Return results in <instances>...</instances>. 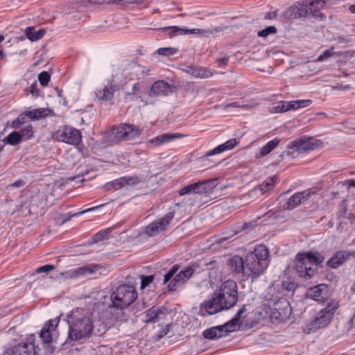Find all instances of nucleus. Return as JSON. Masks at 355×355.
I'll return each mask as SVG.
<instances>
[{
  "instance_id": "1",
  "label": "nucleus",
  "mask_w": 355,
  "mask_h": 355,
  "mask_svg": "<svg viewBox=\"0 0 355 355\" xmlns=\"http://www.w3.org/2000/svg\"><path fill=\"white\" fill-rule=\"evenodd\" d=\"M67 319L70 340L76 341L92 336L95 326L88 312L77 308L67 315Z\"/></svg>"
},
{
  "instance_id": "2",
  "label": "nucleus",
  "mask_w": 355,
  "mask_h": 355,
  "mask_svg": "<svg viewBox=\"0 0 355 355\" xmlns=\"http://www.w3.org/2000/svg\"><path fill=\"white\" fill-rule=\"evenodd\" d=\"M137 298V292L135 288L130 285L122 284L118 286L110 295L112 306L110 309H116L120 312L115 315L116 321L126 320L123 318V310L132 304ZM112 314L114 313L111 311Z\"/></svg>"
},
{
  "instance_id": "3",
  "label": "nucleus",
  "mask_w": 355,
  "mask_h": 355,
  "mask_svg": "<svg viewBox=\"0 0 355 355\" xmlns=\"http://www.w3.org/2000/svg\"><path fill=\"white\" fill-rule=\"evenodd\" d=\"M269 251L263 245L257 246L254 251L248 253L245 258L246 272L258 277L261 275L269 263Z\"/></svg>"
},
{
  "instance_id": "4",
  "label": "nucleus",
  "mask_w": 355,
  "mask_h": 355,
  "mask_svg": "<svg viewBox=\"0 0 355 355\" xmlns=\"http://www.w3.org/2000/svg\"><path fill=\"white\" fill-rule=\"evenodd\" d=\"M324 260V257L319 253L298 254L296 257L295 268L300 277L309 279L313 277L318 266Z\"/></svg>"
},
{
  "instance_id": "5",
  "label": "nucleus",
  "mask_w": 355,
  "mask_h": 355,
  "mask_svg": "<svg viewBox=\"0 0 355 355\" xmlns=\"http://www.w3.org/2000/svg\"><path fill=\"white\" fill-rule=\"evenodd\" d=\"M338 308V303L334 302H329L326 307L318 312L314 318L308 323L309 333L311 331L315 332L318 329L327 326Z\"/></svg>"
},
{
  "instance_id": "6",
  "label": "nucleus",
  "mask_w": 355,
  "mask_h": 355,
  "mask_svg": "<svg viewBox=\"0 0 355 355\" xmlns=\"http://www.w3.org/2000/svg\"><path fill=\"white\" fill-rule=\"evenodd\" d=\"M141 129L132 124L123 123L114 125L108 133L107 139L112 143H118L121 140L128 141L139 137Z\"/></svg>"
},
{
  "instance_id": "7",
  "label": "nucleus",
  "mask_w": 355,
  "mask_h": 355,
  "mask_svg": "<svg viewBox=\"0 0 355 355\" xmlns=\"http://www.w3.org/2000/svg\"><path fill=\"white\" fill-rule=\"evenodd\" d=\"M321 145L322 142L320 140L313 137L300 138L292 141L287 147V151L282 153L280 157H283L286 154L288 156L295 157L296 153L300 154L308 150H313L321 146Z\"/></svg>"
},
{
  "instance_id": "8",
  "label": "nucleus",
  "mask_w": 355,
  "mask_h": 355,
  "mask_svg": "<svg viewBox=\"0 0 355 355\" xmlns=\"http://www.w3.org/2000/svg\"><path fill=\"white\" fill-rule=\"evenodd\" d=\"M140 65L134 61L124 60L114 69L113 78H119L118 83L123 84V79L133 80L139 78Z\"/></svg>"
},
{
  "instance_id": "9",
  "label": "nucleus",
  "mask_w": 355,
  "mask_h": 355,
  "mask_svg": "<svg viewBox=\"0 0 355 355\" xmlns=\"http://www.w3.org/2000/svg\"><path fill=\"white\" fill-rule=\"evenodd\" d=\"M225 304L226 309L234 306L238 301V291L236 283L234 280L228 279L223 282L217 293Z\"/></svg>"
},
{
  "instance_id": "10",
  "label": "nucleus",
  "mask_w": 355,
  "mask_h": 355,
  "mask_svg": "<svg viewBox=\"0 0 355 355\" xmlns=\"http://www.w3.org/2000/svg\"><path fill=\"white\" fill-rule=\"evenodd\" d=\"M216 187L215 180H207L189 184L180 190V196L209 193Z\"/></svg>"
},
{
  "instance_id": "11",
  "label": "nucleus",
  "mask_w": 355,
  "mask_h": 355,
  "mask_svg": "<svg viewBox=\"0 0 355 355\" xmlns=\"http://www.w3.org/2000/svg\"><path fill=\"white\" fill-rule=\"evenodd\" d=\"M3 355H42L38 346L35 344V336L31 335L26 342L21 343L15 346L11 353H5Z\"/></svg>"
},
{
  "instance_id": "12",
  "label": "nucleus",
  "mask_w": 355,
  "mask_h": 355,
  "mask_svg": "<svg viewBox=\"0 0 355 355\" xmlns=\"http://www.w3.org/2000/svg\"><path fill=\"white\" fill-rule=\"evenodd\" d=\"M58 141L74 146L78 145L82 141V135L80 130L71 128L64 127L55 133Z\"/></svg>"
},
{
  "instance_id": "13",
  "label": "nucleus",
  "mask_w": 355,
  "mask_h": 355,
  "mask_svg": "<svg viewBox=\"0 0 355 355\" xmlns=\"http://www.w3.org/2000/svg\"><path fill=\"white\" fill-rule=\"evenodd\" d=\"M317 191V189L313 187L293 194L284 205V209H293L300 204L308 200L313 195L315 194Z\"/></svg>"
},
{
  "instance_id": "14",
  "label": "nucleus",
  "mask_w": 355,
  "mask_h": 355,
  "mask_svg": "<svg viewBox=\"0 0 355 355\" xmlns=\"http://www.w3.org/2000/svg\"><path fill=\"white\" fill-rule=\"evenodd\" d=\"M142 181V179L138 176H124L107 182L103 186V189L107 191L112 189L117 190L127 185L133 186L137 184Z\"/></svg>"
},
{
  "instance_id": "15",
  "label": "nucleus",
  "mask_w": 355,
  "mask_h": 355,
  "mask_svg": "<svg viewBox=\"0 0 355 355\" xmlns=\"http://www.w3.org/2000/svg\"><path fill=\"white\" fill-rule=\"evenodd\" d=\"M119 78H113L112 77L109 83L101 89H98L96 96L100 101H110L114 97V93L116 91L119 84Z\"/></svg>"
},
{
  "instance_id": "16",
  "label": "nucleus",
  "mask_w": 355,
  "mask_h": 355,
  "mask_svg": "<svg viewBox=\"0 0 355 355\" xmlns=\"http://www.w3.org/2000/svg\"><path fill=\"white\" fill-rule=\"evenodd\" d=\"M203 308L209 315H213L222 310L226 309L223 301L216 293H214L211 299L205 302V303L201 305V310Z\"/></svg>"
},
{
  "instance_id": "17",
  "label": "nucleus",
  "mask_w": 355,
  "mask_h": 355,
  "mask_svg": "<svg viewBox=\"0 0 355 355\" xmlns=\"http://www.w3.org/2000/svg\"><path fill=\"white\" fill-rule=\"evenodd\" d=\"M173 216L174 214L173 212H168L163 218L151 223L146 228V234L152 236L155 235L159 230H165Z\"/></svg>"
},
{
  "instance_id": "18",
  "label": "nucleus",
  "mask_w": 355,
  "mask_h": 355,
  "mask_svg": "<svg viewBox=\"0 0 355 355\" xmlns=\"http://www.w3.org/2000/svg\"><path fill=\"white\" fill-rule=\"evenodd\" d=\"M232 331V328H230L227 323L223 325H219L205 329L202 336L208 340H215L227 335L229 332Z\"/></svg>"
},
{
  "instance_id": "19",
  "label": "nucleus",
  "mask_w": 355,
  "mask_h": 355,
  "mask_svg": "<svg viewBox=\"0 0 355 355\" xmlns=\"http://www.w3.org/2000/svg\"><path fill=\"white\" fill-rule=\"evenodd\" d=\"M194 268L189 266L178 273L172 281L168 284V288L169 291H175L178 285L185 283L193 274Z\"/></svg>"
},
{
  "instance_id": "20",
  "label": "nucleus",
  "mask_w": 355,
  "mask_h": 355,
  "mask_svg": "<svg viewBox=\"0 0 355 355\" xmlns=\"http://www.w3.org/2000/svg\"><path fill=\"white\" fill-rule=\"evenodd\" d=\"M173 86L164 80H157L152 85L149 96H167L173 92Z\"/></svg>"
},
{
  "instance_id": "21",
  "label": "nucleus",
  "mask_w": 355,
  "mask_h": 355,
  "mask_svg": "<svg viewBox=\"0 0 355 355\" xmlns=\"http://www.w3.org/2000/svg\"><path fill=\"white\" fill-rule=\"evenodd\" d=\"M168 314L167 309L165 306L152 307L145 312L146 323L157 322L163 320Z\"/></svg>"
},
{
  "instance_id": "22",
  "label": "nucleus",
  "mask_w": 355,
  "mask_h": 355,
  "mask_svg": "<svg viewBox=\"0 0 355 355\" xmlns=\"http://www.w3.org/2000/svg\"><path fill=\"white\" fill-rule=\"evenodd\" d=\"M354 255V252H351L347 250H340L327 261V265L331 268H337L339 266L345 263L350 257Z\"/></svg>"
},
{
  "instance_id": "23",
  "label": "nucleus",
  "mask_w": 355,
  "mask_h": 355,
  "mask_svg": "<svg viewBox=\"0 0 355 355\" xmlns=\"http://www.w3.org/2000/svg\"><path fill=\"white\" fill-rule=\"evenodd\" d=\"M324 1L315 0L309 4L302 3L304 17H318L320 15V9L324 6Z\"/></svg>"
},
{
  "instance_id": "24",
  "label": "nucleus",
  "mask_w": 355,
  "mask_h": 355,
  "mask_svg": "<svg viewBox=\"0 0 355 355\" xmlns=\"http://www.w3.org/2000/svg\"><path fill=\"white\" fill-rule=\"evenodd\" d=\"M239 143V140L237 139H231L225 142L224 144H222L217 147L214 148V149L209 150L207 152L205 155H203L201 159L202 160H205L206 158H207L209 156H212L216 154H220L223 153L226 150H230L233 149L236 146H237Z\"/></svg>"
},
{
  "instance_id": "25",
  "label": "nucleus",
  "mask_w": 355,
  "mask_h": 355,
  "mask_svg": "<svg viewBox=\"0 0 355 355\" xmlns=\"http://www.w3.org/2000/svg\"><path fill=\"white\" fill-rule=\"evenodd\" d=\"M327 286L319 284L310 288L307 291V296L315 301L324 302L327 297Z\"/></svg>"
},
{
  "instance_id": "26",
  "label": "nucleus",
  "mask_w": 355,
  "mask_h": 355,
  "mask_svg": "<svg viewBox=\"0 0 355 355\" xmlns=\"http://www.w3.org/2000/svg\"><path fill=\"white\" fill-rule=\"evenodd\" d=\"M182 70L189 75L196 78H207L212 76V73L202 67H194L191 66H185Z\"/></svg>"
},
{
  "instance_id": "27",
  "label": "nucleus",
  "mask_w": 355,
  "mask_h": 355,
  "mask_svg": "<svg viewBox=\"0 0 355 355\" xmlns=\"http://www.w3.org/2000/svg\"><path fill=\"white\" fill-rule=\"evenodd\" d=\"M184 137V135L180 133H165L149 140L148 143L155 146H157L168 143L175 139L182 138Z\"/></svg>"
},
{
  "instance_id": "28",
  "label": "nucleus",
  "mask_w": 355,
  "mask_h": 355,
  "mask_svg": "<svg viewBox=\"0 0 355 355\" xmlns=\"http://www.w3.org/2000/svg\"><path fill=\"white\" fill-rule=\"evenodd\" d=\"M101 266L99 265H89L79 267L69 272V277H79L85 276L88 274H92L95 272Z\"/></svg>"
},
{
  "instance_id": "29",
  "label": "nucleus",
  "mask_w": 355,
  "mask_h": 355,
  "mask_svg": "<svg viewBox=\"0 0 355 355\" xmlns=\"http://www.w3.org/2000/svg\"><path fill=\"white\" fill-rule=\"evenodd\" d=\"M284 19H293L304 17L302 3L293 5L285 10L281 15Z\"/></svg>"
},
{
  "instance_id": "30",
  "label": "nucleus",
  "mask_w": 355,
  "mask_h": 355,
  "mask_svg": "<svg viewBox=\"0 0 355 355\" xmlns=\"http://www.w3.org/2000/svg\"><path fill=\"white\" fill-rule=\"evenodd\" d=\"M230 270L234 273H244L245 270V260L239 256H234L228 261Z\"/></svg>"
},
{
  "instance_id": "31",
  "label": "nucleus",
  "mask_w": 355,
  "mask_h": 355,
  "mask_svg": "<svg viewBox=\"0 0 355 355\" xmlns=\"http://www.w3.org/2000/svg\"><path fill=\"white\" fill-rule=\"evenodd\" d=\"M45 33V30L43 28L35 31L34 28L31 26L27 27L25 30L26 37L31 41H36L41 39L44 35Z\"/></svg>"
},
{
  "instance_id": "32",
  "label": "nucleus",
  "mask_w": 355,
  "mask_h": 355,
  "mask_svg": "<svg viewBox=\"0 0 355 355\" xmlns=\"http://www.w3.org/2000/svg\"><path fill=\"white\" fill-rule=\"evenodd\" d=\"M87 3L93 5H103L106 3H110L111 2L114 3H141L144 0H86Z\"/></svg>"
},
{
  "instance_id": "33",
  "label": "nucleus",
  "mask_w": 355,
  "mask_h": 355,
  "mask_svg": "<svg viewBox=\"0 0 355 355\" xmlns=\"http://www.w3.org/2000/svg\"><path fill=\"white\" fill-rule=\"evenodd\" d=\"M277 175L268 178L262 184L259 185L260 191L262 193L272 190L275 187V183L277 180Z\"/></svg>"
},
{
  "instance_id": "34",
  "label": "nucleus",
  "mask_w": 355,
  "mask_h": 355,
  "mask_svg": "<svg viewBox=\"0 0 355 355\" xmlns=\"http://www.w3.org/2000/svg\"><path fill=\"white\" fill-rule=\"evenodd\" d=\"M47 110L44 108L34 109L33 110L26 111L28 118L31 120H37L44 118L48 115Z\"/></svg>"
},
{
  "instance_id": "35",
  "label": "nucleus",
  "mask_w": 355,
  "mask_h": 355,
  "mask_svg": "<svg viewBox=\"0 0 355 355\" xmlns=\"http://www.w3.org/2000/svg\"><path fill=\"white\" fill-rule=\"evenodd\" d=\"M279 144V140L275 139L268 141L265 146H263L260 150V155L261 157L266 156L269 154L272 150H274Z\"/></svg>"
},
{
  "instance_id": "36",
  "label": "nucleus",
  "mask_w": 355,
  "mask_h": 355,
  "mask_svg": "<svg viewBox=\"0 0 355 355\" xmlns=\"http://www.w3.org/2000/svg\"><path fill=\"white\" fill-rule=\"evenodd\" d=\"M28 122V116L26 115V111L19 114L17 119L13 120L10 124V127L13 129H19L23 125Z\"/></svg>"
},
{
  "instance_id": "37",
  "label": "nucleus",
  "mask_w": 355,
  "mask_h": 355,
  "mask_svg": "<svg viewBox=\"0 0 355 355\" xmlns=\"http://www.w3.org/2000/svg\"><path fill=\"white\" fill-rule=\"evenodd\" d=\"M159 30L162 32L168 31V34L170 37L178 35H186L185 28H181L178 26L163 27Z\"/></svg>"
},
{
  "instance_id": "38",
  "label": "nucleus",
  "mask_w": 355,
  "mask_h": 355,
  "mask_svg": "<svg viewBox=\"0 0 355 355\" xmlns=\"http://www.w3.org/2000/svg\"><path fill=\"white\" fill-rule=\"evenodd\" d=\"M19 132L21 135V139L24 140L30 139L34 137L33 127L31 123L21 128Z\"/></svg>"
},
{
  "instance_id": "39",
  "label": "nucleus",
  "mask_w": 355,
  "mask_h": 355,
  "mask_svg": "<svg viewBox=\"0 0 355 355\" xmlns=\"http://www.w3.org/2000/svg\"><path fill=\"white\" fill-rule=\"evenodd\" d=\"M5 140L8 144L15 146L22 141L21 135L19 132L13 131L5 138Z\"/></svg>"
},
{
  "instance_id": "40",
  "label": "nucleus",
  "mask_w": 355,
  "mask_h": 355,
  "mask_svg": "<svg viewBox=\"0 0 355 355\" xmlns=\"http://www.w3.org/2000/svg\"><path fill=\"white\" fill-rule=\"evenodd\" d=\"M246 311L245 306L243 305L236 313V314L234 316V318L230 320L229 322H226L227 324L230 328H232V331L235 330L236 325L237 322L241 319V315Z\"/></svg>"
},
{
  "instance_id": "41",
  "label": "nucleus",
  "mask_w": 355,
  "mask_h": 355,
  "mask_svg": "<svg viewBox=\"0 0 355 355\" xmlns=\"http://www.w3.org/2000/svg\"><path fill=\"white\" fill-rule=\"evenodd\" d=\"M40 337L42 341L44 344L50 343L52 340V336L51 335L50 327H46V325H44L41 330V332L40 334Z\"/></svg>"
},
{
  "instance_id": "42",
  "label": "nucleus",
  "mask_w": 355,
  "mask_h": 355,
  "mask_svg": "<svg viewBox=\"0 0 355 355\" xmlns=\"http://www.w3.org/2000/svg\"><path fill=\"white\" fill-rule=\"evenodd\" d=\"M291 105V110H295L300 107H305L311 105L312 101L309 99L306 100H297L289 101Z\"/></svg>"
},
{
  "instance_id": "43",
  "label": "nucleus",
  "mask_w": 355,
  "mask_h": 355,
  "mask_svg": "<svg viewBox=\"0 0 355 355\" xmlns=\"http://www.w3.org/2000/svg\"><path fill=\"white\" fill-rule=\"evenodd\" d=\"M186 35L187 34H200L205 36H209V35L214 34V31L210 28L202 29V28H192L185 29Z\"/></svg>"
},
{
  "instance_id": "44",
  "label": "nucleus",
  "mask_w": 355,
  "mask_h": 355,
  "mask_svg": "<svg viewBox=\"0 0 355 355\" xmlns=\"http://www.w3.org/2000/svg\"><path fill=\"white\" fill-rule=\"evenodd\" d=\"M94 325L95 326V328L93 332H94L97 336H102L107 330V325L100 320L96 321L95 323L94 322Z\"/></svg>"
},
{
  "instance_id": "45",
  "label": "nucleus",
  "mask_w": 355,
  "mask_h": 355,
  "mask_svg": "<svg viewBox=\"0 0 355 355\" xmlns=\"http://www.w3.org/2000/svg\"><path fill=\"white\" fill-rule=\"evenodd\" d=\"M277 32V28L273 26H268L265 29L258 32V36L261 37H266L270 34H275Z\"/></svg>"
},
{
  "instance_id": "46",
  "label": "nucleus",
  "mask_w": 355,
  "mask_h": 355,
  "mask_svg": "<svg viewBox=\"0 0 355 355\" xmlns=\"http://www.w3.org/2000/svg\"><path fill=\"white\" fill-rule=\"evenodd\" d=\"M179 268H180V266L178 264L173 265L172 266V268L164 275V283L166 284L170 279H171L172 277L174 276V275L177 272V271L178 270Z\"/></svg>"
},
{
  "instance_id": "47",
  "label": "nucleus",
  "mask_w": 355,
  "mask_h": 355,
  "mask_svg": "<svg viewBox=\"0 0 355 355\" xmlns=\"http://www.w3.org/2000/svg\"><path fill=\"white\" fill-rule=\"evenodd\" d=\"M178 50L175 48H159L157 52L159 55L170 56L175 54Z\"/></svg>"
},
{
  "instance_id": "48",
  "label": "nucleus",
  "mask_w": 355,
  "mask_h": 355,
  "mask_svg": "<svg viewBox=\"0 0 355 355\" xmlns=\"http://www.w3.org/2000/svg\"><path fill=\"white\" fill-rule=\"evenodd\" d=\"M51 76L47 71H42L38 76V80L40 83L43 86H46L50 80Z\"/></svg>"
},
{
  "instance_id": "49",
  "label": "nucleus",
  "mask_w": 355,
  "mask_h": 355,
  "mask_svg": "<svg viewBox=\"0 0 355 355\" xmlns=\"http://www.w3.org/2000/svg\"><path fill=\"white\" fill-rule=\"evenodd\" d=\"M277 112H285L291 110V105L289 101H282L280 104L275 107Z\"/></svg>"
},
{
  "instance_id": "50",
  "label": "nucleus",
  "mask_w": 355,
  "mask_h": 355,
  "mask_svg": "<svg viewBox=\"0 0 355 355\" xmlns=\"http://www.w3.org/2000/svg\"><path fill=\"white\" fill-rule=\"evenodd\" d=\"M282 287L287 291L293 292L296 289L297 285L293 282L283 281L282 282Z\"/></svg>"
},
{
  "instance_id": "51",
  "label": "nucleus",
  "mask_w": 355,
  "mask_h": 355,
  "mask_svg": "<svg viewBox=\"0 0 355 355\" xmlns=\"http://www.w3.org/2000/svg\"><path fill=\"white\" fill-rule=\"evenodd\" d=\"M154 278V275H153L148 276L141 275V288H144L145 287L148 286L150 283L153 282Z\"/></svg>"
},
{
  "instance_id": "52",
  "label": "nucleus",
  "mask_w": 355,
  "mask_h": 355,
  "mask_svg": "<svg viewBox=\"0 0 355 355\" xmlns=\"http://www.w3.org/2000/svg\"><path fill=\"white\" fill-rule=\"evenodd\" d=\"M55 268V266L53 265L46 264L37 268L36 272L37 273H48L51 270H53Z\"/></svg>"
},
{
  "instance_id": "53",
  "label": "nucleus",
  "mask_w": 355,
  "mask_h": 355,
  "mask_svg": "<svg viewBox=\"0 0 355 355\" xmlns=\"http://www.w3.org/2000/svg\"><path fill=\"white\" fill-rule=\"evenodd\" d=\"M335 53L332 49L325 51L322 55H320L317 59L319 62H322L329 58L331 57Z\"/></svg>"
},
{
  "instance_id": "54",
  "label": "nucleus",
  "mask_w": 355,
  "mask_h": 355,
  "mask_svg": "<svg viewBox=\"0 0 355 355\" xmlns=\"http://www.w3.org/2000/svg\"><path fill=\"white\" fill-rule=\"evenodd\" d=\"M59 317L55 318V319L50 320L47 323H46L44 325H46V327H50V331L53 330L54 328L58 325L59 322Z\"/></svg>"
},
{
  "instance_id": "55",
  "label": "nucleus",
  "mask_w": 355,
  "mask_h": 355,
  "mask_svg": "<svg viewBox=\"0 0 355 355\" xmlns=\"http://www.w3.org/2000/svg\"><path fill=\"white\" fill-rule=\"evenodd\" d=\"M37 87V83L34 82L28 89L27 90L33 96L35 97H37L39 96V92L36 89Z\"/></svg>"
},
{
  "instance_id": "56",
  "label": "nucleus",
  "mask_w": 355,
  "mask_h": 355,
  "mask_svg": "<svg viewBox=\"0 0 355 355\" xmlns=\"http://www.w3.org/2000/svg\"><path fill=\"white\" fill-rule=\"evenodd\" d=\"M183 202L184 203L187 204L189 206L193 207V206H195L197 205V198L194 197V198H184L183 200Z\"/></svg>"
},
{
  "instance_id": "57",
  "label": "nucleus",
  "mask_w": 355,
  "mask_h": 355,
  "mask_svg": "<svg viewBox=\"0 0 355 355\" xmlns=\"http://www.w3.org/2000/svg\"><path fill=\"white\" fill-rule=\"evenodd\" d=\"M136 98H137V96L132 92H127L124 96V98L125 99L126 101H134V100H135Z\"/></svg>"
},
{
  "instance_id": "58",
  "label": "nucleus",
  "mask_w": 355,
  "mask_h": 355,
  "mask_svg": "<svg viewBox=\"0 0 355 355\" xmlns=\"http://www.w3.org/2000/svg\"><path fill=\"white\" fill-rule=\"evenodd\" d=\"M277 17V11H272V12H269L268 13L266 14V15L264 16V19H275Z\"/></svg>"
},
{
  "instance_id": "59",
  "label": "nucleus",
  "mask_w": 355,
  "mask_h": 355,
  "mask_svg": "<svg viewBox=\"0 0 355 355\" xmlns=\"http://www.w3.org/2000/svg\"><path fill=\"white\" fill-rule=\"evenodd\" d=\"M229 60V57L225 56L217 60L218 64L219 66H225L227 65Z\"/></svg>"
},
{
  "instance_id": "60",
  "label": "nucleus",
  "mask_w": 355,
  "mask_h": 355,
  "mask_svg": "<svg viewBox=\"0 0 355 355\" xmlns=\"http://www.w3.org/2000/svg\"><path fill=\"white\" fill-rule=\"evenodd\" d=\"M258 104L254 103V104H241L240 108H243L245 110H250L252 108H254L257 106Z\"/></svg>"
},
{
  "instance_id": "61",
  "label": "nucleus",
  "mask_w": 355,
  "mask_h": 355,
  "mask_svg": "<svg viewBox=\"0 0 355 355\" xmlns=\"http://www.w3.org/2000/svg\"><path fill=\"white\" fill-rule=\"evenodd\" d=\"M140 90V83H136L132 89V92L134 93L136 96L138 94V92Z\"/></svg>"
},
{
  "instance_id": "62",
  "label": "nucleus",
  "mask_w": 355,
  "mask_h": 355,
  "mask_svg": "<svg viewBox=\"0 0 355 355\" xmlns=\"http://www.w3.org/2000/svg\"><path fill=\"white\" fill-rule=\"evenodd\" d=\"M24 185V182L21 180H19L10 184L12 187H21Z\"/></svg>"
},
{
  "instance_id": "63",
  "label": "nucleus",
  "mask_w": 355,
  "mask_h": 355,
  "mask_svg": "<svg viewBox=\"0 0 355 355\" xmlns=\"http://www.w3.org/2000/svg\"><path fill=\"white\" fill-rule=\"evenodd\" d=\"M241 104L239 102H233L231 103L227 104L225 107H240Z\"/></svg>"
},
{
  "instance_id": "64",
  "label": "nucleus",
  "mask_w": 355,
  "mask_h": 355,
  "mask_svg": "<svg viewBox=\"0 0 355 355\" xmlns=\"http://www.w3.org/2000/svg\"><path fill=\"white\" fill-rule=\"evenodd\" d=\"M140 67L141 68V71L139 72V76L140 75H146V74H148V73L150 71V69H147L146 67L141 66V65H140Z\"/></svg>"
}]
</instances>
